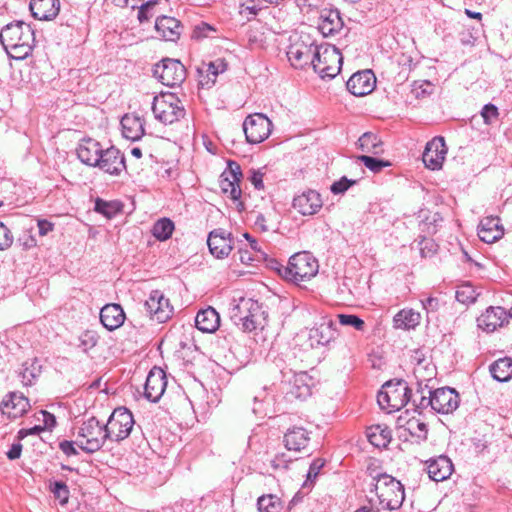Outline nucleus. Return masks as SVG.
<instances>
[{"instance_id":"nucleus-1","label":"nucleus","mask_w":512,"mask_h":512,"mask_svg":"<svg viewBox=\"0 0 512 512\" xmlns=\"http://www.w3.org/2000/svg\"><path fill=\"white\" fill-rule=\"evenodd\" d=\"M0 42L11 58L22 60L28 57L35 45V34L30 24L15 21L4 26Z\"/></svg>"},{"instance_id":"nucleus-2","label":"nucleus","mask_w":512,"mask_h":512,"mask_svg":"<svg viewBox=\"0 0 512 512\" xmlns=\"http://www.w3.org/2000/svg\"><path fill=\"white\" fill-rule=\"evenodd\" d=\"M369 475L375 483L371 492H375L383 509L397 510L405 499L404 486L400 481L386 473H376L368 467Z\"/></svg>"},{"instance_id":"nucleus-3","label":"nucleus","mask_w":512,"mask_h":512,"mask_svg":"<svg viewBox=\"0 0 512 512\" xmlns=\"http://www.w3.org/2000/svg\"><path fill=\"white\" fill-rule=\"evenodd\" d=\"M230 318L244 332H252L266 325L267 313L258 301L242 298L231 309Z\"/></svg>"},{"instance_id":"nucleus-4","label":"nucleus","mask_w":512,"mask_h":512,"mask_svg":"<svg viewBox=\"0 0 512 512\" xmlns=\"http://www.w3.org/2000/svg\"><path fill=\"white\" fill-rule=\"evenodd\" d=\"M107 440L105 424L92 416L78 428L75 443L84 452L92 454L99 451Z\"/></svg>"},{"instance_id":"nucleus-5","label":"nucleus","mask_w":512,"mask_h":512,"mask_svg":"<svg viewBox=\"0 0 512 512\" xmlns=\"http://www.w3.org/2000/svg\"><path fill=\"white\" fill-rule=\"evenodd\" d=\"M410 388L403 379L386 382L377 395V402L388 413L398 411L409 403Z\"/></svg>"},{"instance_id":"nucleus-6","label":"nucleus","mask_w":512,"mask_h":512,"mask_svg":"<svg viewBox=\"0 0 512 512\" xmlns=\"http://www.w3.org/2000/svg\"><path fill=\"white\" fill-rule=\"evenodd\" d=\"M343 57L340 51L331 45H321L315 50L312 67L322 79H333L341 70Z\"/></svg>"},{"instance_id":"nucleus-7","label":"nucleus","mask_w":512,"mask_h":512,"mask_svg":"<svg viewBox=\"0 0 512 512\" xmlns=\"http://www.w3.org/2000/svg\"><path fill=\"white\" fill-rule=\"evenodd\" d=\"M154 117L165 125L173 124L186 114L180 99L173 93H161L152 103Z\"/></svg>"},{"instance_id":"nucleus-8","label":"nucleus","mask_w":512,"mask_h":512,"mask_svg":"<svg viewBox=\"0 0 512 512\" xmlns=\"http://www.w3.org/2000/svg\"><path fill=\"white\" fill-rule=\"evenodd\" d=\"M318 261L309 252H299L290 257L285 275L294 282L310 280L318 273Z\"/></svg>"},{"instance_id":"nucleus-9","label":"nucleus","mask_w":512,"mask_h":512,"mask_svg":"<svg viewBox=\"0 0 512 512\" xmlns=\"http://www.w3.org/2000/svg\"><path fill=\"white\" fill-rule=\"evenodd\" d=\"M135 421L130 410L126 407L114 409L105 424L106 435L109 441L121 442L128 438L132 432Z\"/></svg>"},{"instance_id":"nucleus-10","label":"nucleus","mask_w":512,"mask_h":512,"mask_svg":"<svg viewBox=\"0 0 512 512\" xmlns=\"http://www.w3.org/2000/svg\"><path fill=\"white\" fill-rule=\"evenodd\" d=\"M186 75L185 66L177 59L165 58L153 67V76L168 87L180 86Z\"/></svg>"},{"instance_id":"nucleus-11","label":"nucleus","mask_w":512,"mask_h":512,"mask_svg":"<svg viewBox=\"0 0 512 512\" xmlns=\"http://www.w3.org/2000/svg\"><path fill=\"white\" fill-rule=\"evenodd\" d=\"M243 177L240 165L233 161H228L227 169L221 174L219 186L223 194L227 195L231 200L237 201L239 211L244 209V204L240 201L241 188L240 182Z\"/></svg>"},{"instance_id":"nucleus-12","label":"nucleus","mask_w":512,"mask_h":512,"mask_svg":"<svg viewBox=\"0 0 512 512\" xmlns=\"http://www.w3.org/2000/svg\"><path fill=\"white\" fill-rule=\"evenodd\" d=\"M271 126V121L261 113L247 116L243 123V131L247 142L251 144L261 143L270 135Z\"/></svg>"},{"instance_id":"nucleus-13","label":"nucleus","mask_w":512,"mask_h":512,"mask_svg":"<svg viewBox=\"0 0 512 512\" xmlns=\"http://www.w3.org/2000/svg\"><path fill=\"white\" fill-rule=\"evenodd\" d=\"M144 309L152 320L159 323L168 321L174 312L169 299L160 290L151 291L148 299L144 302Z\"/></svg>"},{"instance_id":"nucleus-14","label":"nucleus","mask_w":512,"mask_h":512,"mask_svg":"<svg viewBox=\"0 0 512 512\" xmlns=\"http://www.w3.org/2000/svg\"><path fill=\"white\" fill-rule=\"evenodd\" d=\"M95 167L112 176H119L126 170L124 154L114 146L103 149Z\"/></svg>"},{"instance_id":"nucleus-15","label":"nucleus","mask_w":512,"mask_h":512,"mask_svg":"<svg viewBox=\"0 0 512 512\" xmlns=\"http://www.w3.org/2000/svg\"><path fill=\"white\" fill-rule=\"evenodd\" d=\"M167 386V377L165 372L158 367H154L148 373L144 385V397L150 402L156 403L163 396Z\"/></svg>"},{"instance_id":"nucleus-16","label":"nucleus","mask_w":512,"mask_h":512,"mask_svg":"<svg viewBox=\"0 0 512 512\" xmlns=\"http://www.w3.org/2000/svg\"><path fill=\"white\" fill-rule=\"evenodd\" d=\"M432 410L448 414L457 409L459 405V394L455 389L449 387H442L432 391Z\"/></svg>"},{"instance_id":"nucleus-17","label":"nucleus","mask_w":512,"mask_h":512,"mask_svg":"<svg viewBox=\"0 0 512 512\" xmlns=\"http://www.w3.org/2000/svg\"><path fill=\"white\" fill-rule=\"evenodd\" d=\"M318 45L307 44L302 40H296L291 43L287 50V57L291 65L295 68H304L306 65H312V58Z\"/></svg>"},{"instance_id":"nucleus-18","label":"nucleus","mask_w":512,"mask_h":512,"mask_svg":"<svg viewBox=\"0 0 512 512\" xmlns=\"http://www.w3.org/2000/svg\"><path fill=\"white\" fill-rule=\"evenodd\" d=\"M446 153L447 147L444 138L437 136L426 144L422 160L427 168L436 170L441 168Z\"/></svg>"},{"instance_id":"nucleus-19","label":"nucleus","mask_w":512,"mask_h":512,"mask_svg":"<svg viewBox=\"0 0 512 512\" xmlns=\"http://www.w3.org/2000/svg\"><path fill=\"white\" fill-rule=\"evenodd\" d=\"M376 86V77L371 70L354 73L346 82L347 90L354 96H365Z\"/></svg>"},{"instance_id":"nucleus-20","label":"nucleus","mask_w":512,"mask_h":512,"mask_svg":"<svg viewBox=\"0 0 512 512\" xmlns=\"http://www.w3.org/2000/svg\"><path fill=\"white\" fill-rule=\"evenodd\" d=\"M508 323L507 311L500 306H490L477 318V325L486 332H494L498 327Z\"/></svg>"},{"instance_id":"nucleus-21","label":"nucleus","mask_w":512,"mask_h":512,"mask_svg":"<svg viewBox=\"0 0 512 512\" xmlns=\"http://www.w3.org/2000/svg\"><path fill=\"white\" fill-rule=\"evenodd\" d=\"M232 242L231 234H227L223 229L211 231L207 240L211 254L219 259L227 257L230 254Z\"/></svg>"},{"instance_id":"nucleus-22","label":"nucleus","mask_w":512,"mask_h":512,"mask_svg":"<svg viewBox=\"0 0 512 512\" xmlns=\"http://www.w3.org/2000/svg\"><path fill=\"white\" fill-rule=\"evenodd\" d=\"M504 235V227L499 217L487 216L478 225V236L481 241L492 244Z\"/></svg>"},{"instance_id":"nucleus-23","label":"nucleus","mask_w":512,"mask_h":512,"mask_svg":"<svg viewBox=\"0 0 512 512\" xmlns=\"http://www.w3.org/2000/svg\"><path fill=\"white\" fill-rule=\"evenodd\" d=\"M289 388L286 394L290 398L304 400L311 395L313 379L307 372L301 371L294 373L288 384Z\"/></svg>"},{"instance_id":"nucleus-24","label":"nucleus","mask_w":512,"mask_h":512,"mask_svg":"<svg viewBox=\"0 0 512 512\" xmlns=\"http://www.w3.org/2000/svg\"><path fill=\"white\" fill-rule=\"evenodd\" d=\"M429 478L435 482H441L449 478L454 466L449 457L440 455L426 461Z\"/></svg>"},{"instance_id":"nucleus-25","label":"nucleus","mask_w":512,"mask_h":512,"mask_svg":"<svg viewBox=\"0 0 512 512\" xmlns=\"http://www.w3.org/2000/svg\"><path fill=\"white\" fill-rule=\"evenodd\" d=\"M320 194L315 190H308L293 199V207L302 215H314L322 207Z\"/></svg>"},{"instance_id":"nucleus-26","label":"nucleus","mask_w":512,"mask_h":512,"mask_svg":"<svg viewBox=\"0 0 512 512\" xmlns=\"http://www.w3.org/2000/svg\"><path fill=\"white\" fill-rule=\"evenodd\" d=\"M29 8L34 18L49 21L58 15L60 0H31Z\"/></svg>"},{"instance_id":"nucleus-27","label":"nucleus","mask_w":512,"mask_h":512,"mask_svg":"<svg viewBox=\"0 0 512 512\" xmlns=\"http://www.w3.org/2000/svg\"><path fill=\"white\" fill-rule=\"evenodd\" d=\"M103 148L101 144L91 138L82 139L76 152L78 159L85 165L95 167Z\"/></svg>"},{"instance_id":"nucleus-28","label":"nucleus","mask_w":512,"mask_h":512,"mask_svg":"<svg viewBox=\"0 0 512 512\" xmlns=\"http://www.w3.org/2000/svg\"><path fill=\"white\" fill-rule=\"evenodd\" d=\"M338 336V331L335 323L331 319H323L316 327L312 328L309 333V338L317 345H327L335 340Z\"/></svg>"},{"instance_id":"nucleus-29","label":"nucleus","mask_w":512,"mask_h":512,"mask_svg":"<svg viewBox=\"0 0 512 512\" xmlns=\"http://www.w3.org/2000/svg\"><path fill=\"white\" fill-rule=\"evenodd\" d=\"M125 320V313L119 304H106L100 311V321L109 331L119 328Z\"/></svg>"},{"instance_id":"nucleus-30","label":"nucleus","mask_w":512,"mask_h":512,"mask_svg":"<svg viewBox=\"0 0 512 512\" xmlns=\"http://www.w3.org/2000/svg\"><path fill=\"white\" fill-rule=\"evenodd\" d=\"M157 32L167 41L177 40L182 33L181 22L169 16L157 17L155 22Z\"/></svg>"},{"instance_id":"nucleus-31","label":"nucleus","mask_w":512,"mask_h":512,"mask_svg":"<svg viewBox=\"0 0 512 512\" xmlns=\"http://www.w3.org/2000/svg\"><path fill=\"white\" fill-rule=\"evenodd\" d=\"M122 135L131 141H138L145 133L144 120L134 114H125L121 119Z\"/></svg>"},{"instance_id":"nucleus-32","label":"nucleus","mask_w":512,"mask_h":512,"mask_svg":"<svg viewBox=\"0 0 512 512\" xmlns=\"http://www.w3.org/2000/svg\"><path fill=\"white\" fill-rule=\"evenodd\" d=\"M431 394L432 387H430L428 383L423 384V382L418 381L417 389L415 391L410 388L409 403L412 404L415 411L421 413L422 410L427 409L428 407L432 408L433 399Z\"/></svg>"},{"instance_id":"nucleus-33","label":"nucleus","mask_w":512,"mask_h":512,"mask_svg":"<svg viewBox=\"0 0 512 512\" xmlns=\"http://www.w3.org/2000/svg\"><path fill=\"white\" fill-rule=\"evenodd\" d=\"M195 326L204 333H214L220 326L219 313L213 307L200 310L195 317Z\"/></svg>"},{"instance_id":"nucleus-34","label":"nucleus","mask_w":512,"mask_h":512,"mask_svg":"<svg viewBox=\"0 0 512 512\" xmlns=\"http://www.w3.org/2000/svg\"><path fill=\"white\" fill-rule=\"evenodd\" d=\"M343 27V21L338 10H323L319 17L318 28L325 36L333 35Z\"/></svg>"},{"instance_id":"nucleus-35","label":"nucleus","mask_w":512,"mask_h":512,"mask_svg":"<svg viewBox=\"0 0 512 512\" xmlns=\"http://www.w3.org/2000/svg\"><path fill=\"white\" fill-rule=\"evenodd\" d=\"M310 441V433L303 427L294 426L285 433L284 443L288 450L301 451Z\"/></svg>"},{"instance_id":"nucleus-36","label":"nucleus","mask_w":512,"mask_h":512,"mask_svg":"<svg viewBox=\"0 0 512 512\" xmlns=\"http://www.w3.org/2000/svg\"><path fill=\"white\" fill-rule=\"evenodd\" d=\"M29 400L23 395L16 392H11L7 396V400H3V413H7L9 418H17L22 416L29 409Z\"/></svg>"},{"instance_id":"nucleus-37","label":"nucleus","mask_w":512,"mask_h":512,"mask_svg":"<svg viewBox=\"0 0 512 512\" xmlns=\"http://www.w3.org/2000/svg\"><path fill=\"white\" fill-rule=\"evenodd\" d=\"M366 436L369 442L378 448H386L392 439L391 430L386 425H372L367 428Z\"/></svg>"},{"instance_id":"nucleus-38","label":"nucleus","mask_w":512,"mask_h":512,"mask_svg":"<svg viewBox=\"0 0 512 512\" xmlns=\"http://www.w3.org/2000/svg\"><path fill=\"white\" fill-rule=\"evenodd\" d=\"M42 372V366L37 358L24 361L18 372L24 386H31Z\"/></svg>"},{"instance_id":"nucleus-39","label":"nucleus","mask_w":512,"mask_h":512,"mask_svg":"<svg viewBox=\"0 0 512 512\" xmlns=\"http://www.w3.org/2000/svg\"><path fill=\"white\" fill-rule=\"evenodd\" d=\"M489 371L498 382H507L512 378V358L503 357L494 361Z\"/></svg>"},{"instance_id":"nucleus-40","label":"nucleus","mask_w":512,"mask_h":512,"mask_svg":"<svg viewBox=\"0 0 512 512\" xmlns=\"http://www.w3.org/2000/svg\"><path fill=\"white\" fill-rule=\"evenodd\" d=\"M358 148L373 155H380L384 152L383 142L378 135L372 132H366L358 139Z\"/></svg>"},{"instance_id":"nucleus-41","label":"nucleus","mask_w":512,"mask_h":512,"mask_svg":"<svg viewBox=\"0 0 512 512\" xmlns=\"http://www.w3.org/2000/svg\"><path fill=\"white\" fill-rule=\"evenodd\" d=\"M420 314L412 309H402L394 316V326L398 329H414L420 323Z\"/></svg>"},{"instance_id":"nucleus-42","label":"nucleus","mask_w":512,"mask_h":512,"mask_svg":"<svg viewBox=\"0 0 512 512\" xmlns=\"http://www.w3.org/2000/svg\"><path fill=\"white\" fill-rule=\"evenodd\" d=\"M122 209L123 204L120 201H106L101 198L95 200L94 210L108 219L115 217Z\"/></svg>"},{"instance_id":"nucleus-43","label":"nucleus","mask_w":512,"mask_h":512,"mask_svg":"<svg viewBox=\"0 0 512 512\" xmlns=\"http://www.w3.org/2000/svg\"><path fill=\"white\" fill-rule=\"evenodd\" d=\"M205 72H208V76H212L209 80L199 79V84L202 87L210 88L216 82V78L220 73H223L227 69V64L223 59H217L215 61L209 62L205 65Z\"/></svg>"},{"instance_id":"nucleus-44","label":"nucleus","mask_w":512,"mask_h":512,"mask_svg":"<svg viewBox=\"0 0 512 512\" xmlns=\"http://www.w3.org/2000/svg\"><path fill=\"white\" fill-rule=\"evenodd\" d=\"M259 512H281L283 502L274 494L262 495L257 500Z\"/></svg>"},{"instance_id":"nucleus-45","label":"nucleus","mask_w":512,"mask_h":512,"mask_svg":"<svg viewBox=\"0 0 512 512\" xmlns=\"http://www.w3.org/2000/svg\"><path fill=\"white\" fill-rule=\"evenodd\" d=\"M174 231V223L169 218H161L152 227L153 236L159 241L168 240Z\"/></svg>"},{"instance_id":"nucleus-46","label":"nucleus","mask_w":512,"mask_h":512,"mask_svg":"<svg viewBox=\"0 0 512 512\" xmlns=\"http://www.w3.org/2000/svg\"><path fill=\"white\" fill-rule=\"evenodd\" d=\"M404 430L407 431L412 437L416 438L418 442L425 441L427 439V424L420 419H409L404 425Z\"/></svg>"},{"instance_id":"nucleus-47","label":"nucleus","mask_w":512,"mask_h":512,"mask_svg":"<svg viewBox=\"0 0 512 512\" xmlns=\"http://www.w3.org/2000/svg\"><path fill=\"white\" fill-rule=\"evenodd\" d=\"M139 1L137 0V19L140 23L149 22L158 12L157 7L160 4L161 0H148L139 5Z\"/></svg>"},{"instance_id":"nucleus-48","label":"nucleus","mask_w":512,"mask_h":512,"mask_svg":"<svg viewBox=\"0 0 512 512\" xmlns=\"http://www.w3.org/2000/svg\"><path fill=\"white\" fill-rule=\"evenodd\" d=\"M477 296L478 294L476 293V290L469 283L458 286L455 292L456 300L466 305L474 303L477 299Z\"/></svg>"},{"instance_id":"nucleus-49","label":"nucleus","mask_w":512,"mask_h":512,"mask_svg":"<svg viewBox=\"0 0 512 512\" xmlns=\"http://www.w3.org/2000/svg\"><path fill=\"white\" fill-rule=\"evenodd\" d=\"M357 159L374 173H378L383 168L391 166V163L389 161L377 159L369 155H361L358 156Z\"/></svg>"},{"instance_id":"nucleus-50","label":"nucleus","mask_w":512,"mask_h":512,"mask_svg":"<svg viewBox=\"0 0 512 512\" xmlns=\"http://www.w3.org/2000/svg\"><path fill=\"white\" fill-rule=\"evenodd\" d=\"M339 323L343 326H351L357 331H364L365 322L354 314H338Z\"/></svg>"},{"instance_id":"nucleus-51","label":"nucleus","mask_w":512,"mask_h":512,"mask_svg":"<svg viewBox=\"0 0 512 512\" xmlns=\"http://www.w3.org/2000/svg\"><path fill=\"white\" fill-rule=\"evenodd\" d=\"M51 491L54 494V497L59 500V502L64 505L68 502L69 498V489L64 482L56 481L52 484Z\"/></svg>"},{"instance_id":"nucleus-52","label":"nucleus","mask_w":512,"mask_h":512,"mask_svg":"<svg viewBox=\"0 0 512 512\" xmlns=\"http://www.w3.org/2000/svg\"><path fill=\"white\" fill-rule=\"evenodd\" d=\"M356 180H350L346 176L341 177L338 181H335L330 190L333 194H343L346 192L352 185L356 184Z\"/></svg>"},{"instance_id":"nucleus-53","label":"nucleus","mask_w":512,"mask_h":512,"mask_svg":"<svg viewBox=\"0 0 512 512\" xmlns=\"http://www.w3.org/2000/svg\"><path fill=\"white\" fill-rule=\"evenodd\" d=\"M79 341V347H82L84 351H87L97 344L98 337L93 331H85L80 335Z\"/></svg>"},{"instance_id":"nucleus-54","label":"nucleus","mask_w":512,"mask_h":512,"mask_svg":"<svg viewBox=\"0 0 512 512\" xmlns=\"http://www.w3.org/2000/svg\"><path fill=\"white\" fill-rule=\"evenodd\" d=\"M13 243V235L8 227L0 222V251H4L11 247Z\"/></svg>"},{"instance_id":"nucleus-55","label":"nucleus","mask_w":512,"mask_h":512,"mask_svg":"<svg viewBox=\"0 0 512 512\" xmlns=\"http://www.w3.org/2000/svg\"><path fill=\"white\" fill-rule=\"evenodd\" d=\"M261 8L256 4L255 0H247L240 6V14L245 16L248 20L255 17Z\"/></svg>"},{"instance_id":"nucleus-56","label":"nucleus","mask_w":512,"mask_h":512,"mask_svg":"<svg viewBox=\"0 0 512 512\" xmlns=\"http://www.w3.org/2000/svg\"><path fill=\"white\" fill-rule=\"evenodd\" d=\"M213 32H215V29L212 26H210L207 23L202 22L201 24L195 26L193 33H192V38H194V39L207 38Z\"/></svg>"},{"instance_id":"nucleus-57","label":"nucleus","mask_w":512,"mask_h":512,"mask_svg":"<svg viewBox=\"0 0 512 512\" xmlns=\"http://www.w3.org/2000/svg\"><path fill=\"white\" fill-rule=\"evenodd\" d=\"M498 115V108L493 104H486L482 108L481 116L486 124H490L493 120L497 119Z\"/></svg>"},{"instance_id":"nucleus-58","label":"nucleus","mask_w":512,"mask_h":512,"mask_svg":"<svg viewBox=\"0 0 512 512\" xmlns=\"http://www.w3.org/2000/svg\"><path fill=\"white\" fill-rule=\"evenodd\" d=\"M290 462L291 460L287 459L284 453H281L275 455V457L271 460L270 463L274 470H280L288 469Z\"/></svg>"},{"instance_id":"nucleus-59","label":"nucleus","mask_w":512,"mask_h":512,"mask_svg":"<svg viewBox=\"0 0 512 512\" xmlns=\"http://www.w3.org/2000/svg\"><path fill=\"white\" fill-rule=\"evenodd\" d=\"M324 466V461L322 459H315L310 464L309 470L307 472V479L308 480H315L318 476L321 468Z\"/></svg>"},{"instance_id":"nucleus-60","label":"nucleus","mask_w":512,"mask_h":512,"mask_svg":"<svg viewBox=\"0 0 512 512\" xmlns=\"http://www.w3.org/2000/svg\"><path fill=\"white\" fill-rule=\"evenodd\" d=\"M263 177H264V173L261 172L260 170H252L249 180L255 189H257V190L264 189Z\"/></svg>"},{"instance_id":"nucleus-61","label":"nucleus","mask_w":512,"mask_h":512,"mask_svg":"<svg viewBox=\"0 0 512 512\" xmlns=\"http://www.w3.org/2000/svg\"><path fill=\"white\" fill-rule=\"evenodd\" d=\"M75 441L64 440L60 442L59 448L66 456L78 455V451L75 448Z\"/></svg>"},{"instance_id":"nucleus-62","label":"nucleus","mask_w":512,"mask_h":512,"mask_svg":"<svg viewBox=\"0 0 512 512\" xmlns=\"http://www.w3.org/2000/svg\"><path fill=\"white\" fill-rule=\"evenodd\" d=\"M296 5L301 9L310 11L321 6L322 0H295Z\"/></svg>"},{"instance_id":"nucleus-63","label":"nucleus","mask_w":512,"mask_h":512,"mask_svg":"<svg viewBox=\"0 0 512 512\" xmlns=\"http://www.w3.org/2000/svg\"><path fill=\"white\" fill-rule=\"evenodd\" d=\"M421 303L427 312H435L439 308V300L435 297H428L424 300H421Z\"/></svg>"},{"instance_id":"nucleus-64","label":"nucleus","mask_w":512,"mask_h":512,"mask_svg":"<svg viewBox=\"0 0 512 512\" xmlns=\"http://www.w3.org/2000/svg\"><path fill=\"white\" fill-rule=\"evenodd\" d=\"M22 453V444L18 441L13 443L10 449L7 451L6 456L10 460H16L20 458Z\"/></svg>"}]
</instances>
